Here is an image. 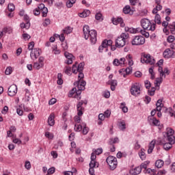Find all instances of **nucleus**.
<instances>
[{
  "instance_id": "obj_1",
  "label": "nucleus",
  "mask_w": 175,
  "mask_h": 175,
  "mask_svg": "<svg viewBox=\"0 0 175 175\" xmlns=\"http://www.w3.org/2000/svg\"><path fill=\"white\" fill-rule=\"evenodd\" d=\"M83 31L84 38L86 40L90 39L92 44H95V43H96V36H98V32H96V30H90L89 25H84L83 27Z\"/></svg>"
},
{
  "instance_id": "obj_2",
  "label": "nucleus",
  "mask_w": 175,
  "mask_h": 175,
  "mask_svg": "<svg viewBox=\"0 0 175 175\" xmlns=\"http://www.w3.org/2000/svg\"><path fill=\"white\" fill-rule=\"evenodd\" d=\"M141 27H142L143 29H146V31H150V32H154L157 28V24L154 23H151L149 19L142 18L140 21Z\"/></svg>"
},
{
  "instance_id": "obj_3",
  "label": "nucleus",
  "mask_w": 175,
  "mask_h": 175,
  "mask_svg": "<svg viewBox=\"0 0 175 175\" xmlns=\"http://www.w3.org/2000/svg\"><path fill=\"white\" fill-rule=\"evenodd\" d=\"M128 39H129V34L128 33H121V35L116 40V46L118 49L124 47L126 44V40H128Z\"/></svg>"
},
{
  "instance_id": "obj_4",
  "label": "nucleus",
  "mask_w": 175,
  "mask_h": 175,
  "mask_svg": "<svg viewBox=\"0 0 175 175\" xmlns=\"http://www.w3.org/2000/svg\"><path fill=\"white\" fill-rule=\"evenodd\" d=\"M84 69V63H80L78 66L76 64H74L72 67V73L75 75L79 73L78 80L81 81L84 79V74L83 73V70Z\"/></svg>"
},
{
  "instance_id": "obj_5",
  "label": "nucleus",
  "mask_w": 175,
  "mask_h": 175,
  "mask_svg": "<svg viewBox=\"0 0 175 175\" xmlns=\"http://www.w3.org/2000/svg\"><path fill=\"white\" fill-rule=\"evenodd\" d=\"M87 83L84 80L78 81V85H77V92H75V98L77 99L78 100H80L81 99V91H84L85 90V85Z\"/></svg>"
},
{
  "instance_id": "obj_6",
  "label": "nucleus",
  "mask_w": 175,
  "mask_h": 175,
  "mask_svg": "<svg viewBox=\"0 0 175 175\" xmlns=\"http://www.w3.org/2000/svg\"><path fill=\"white\" fill-rule=\"evenodd\" d=\"M141 62L142 64L154 65V64H155V59H154V57L148 53H144L141 57Z\"/></svg>"
},
{
  "instance_id": "obj_7",
  "label": "nucleus",
  "mask_w": 175,
  "mask_h": 175,
  "mask_svg": "<svg viewBox=\"0 0 175 175\" xmlns=\"http://www.w3.org/2000/svg\"><path fill=\"white\" fill-rule=\"evenodd\" d=\"M106 162L107 165L109 166V169L111 170H114L117 168V165H118V162L117 161V158L113 156H109L107 159Z\"/></svg>"
},
{
  "instance_id": "obj_8",
  "label": "nucleus",
  "mask_w": 175,
  "mask_h": 175,
  "mask_svg": "<svg viewBox=\"0 0 175 175\" xmlns=\"http://www.w3.org/2000/svg\"><path fill=\"white\" fill-rule=\"evenodd\" d=\"M74 129L75 132H81L83 131V135H87L90 131V129L87 127V124L84 122H82L81 124H75Z\"/></svg>"
},
{
  "instance_id": "obj_9",
  "label": "nucleus",
  "mask_w": 175,
  "mask_h": 175,
  "mask_svg": "<svg viewBox=\"0 0 175 175\" xmlns=\"http://www.w3.org/2000/svg\"><path fill=\"white\" fill-rule=\"evenodd\" d=\"M141 88L142 85H140V84L137 83H133L130 89L131 95H133V96H137V95H140V92H142Z\"/></svg>"
},
{
  "instance_id": "obj_10",
  "label": "nucleus",
  "mask_w": 175,
  "mask_h": 175,
  "mask_svg": "<svg viewBox=\"0 0 175 175\" xmlns=\"http://www.w3.org/2000/svg\"><path fill=\"white\" fill-rule=\"evenodd\" d=\"M146 43V38L142 36H135L131 40L132 46H141Z\"/></svg>"
},
{
  "instance_id": "obj_11",
  "label": "nucleus",
  "mask_w": 175,
  "mask_h": 175,
  "mask_svg": "<svg viewBox=\"0 0 175 175\" xmlns=\"http://www.w3.org/2000/svg\"><path fill=\"white\" fill-rule=\"evenodd\" d=\"M111 44H113V41L111 40H104L101 45L98 47L99 53H103L104 49H105V51L107 52L109 51L107 47H109V46H111Z\"/></svg>"
},
{
  "instance_id": "obj_12",
  "label": "nucleus",
  "mask_w": 175,
  "mask_h": 175,
  "mask_svg": "<svg viewBox=\"0 0 175 175\" xmlns=\"http://www.w3.org/2000/svg\"><path fill=\"white\" fill-rule=\"evenodd\" d=\"M148 165H150V161H144V163H142L139 167H141V170L142 169H144V173L145 174H150V173H154V170H152L150 168H147L148 167Z\"/></svg>"
},
{
  "instance_id": "obj_13",
  "label": "nucleus",
  "mask_w": 175,
  "mask_h": 175,
  "mask_svg": "<svg viewBox=\"0 0 175 175\" xmlns=\"http://www.w3.org/2000/svg\"><path fill=\"white\" fill-rule=\"evenodd\" d=\"M88 102L87 100L79 101L77 105V110L78 111V116H83L84 113V107H83V105H87Z\"/></svg>"
},
{
  "instance_id": "obj_14",
  "label": "nucleus",
  "mask_w": 175,
  "mask_h": 175,
  "mask_svg": "<svg viewBox=\"0 0 175 175\" xmlns=\"http://www.w3.org/2000/svg\"><path fill=\"white\" fill-rule=\"evenodd\" d=\"M169 142L165 143L163 140L161 141L160 144L163 146L164 150L166 151H168V150H170L173 147V144H174L175 141L173 139L168 140Z\"/></svg>"
},
{
  "instance_id": "obj_15",
  "label": "nucleus",
  "mask_w": 175,
  "mask_h": 175,
  "mask_svg": "<svg viewBox=\"0 0 175 175\" xmlns=\"http://www.w3.org/2000/svg\"><path fill=\"white\" fill-rule=\"evenodd\" d=\"M163 55L164 58H175V51L170 49H167L163 52Z\"/></svg>"
},
{
  "instance_id": "obj_16",
  "label": "nucleus",
  "mask_w": 175,
  "mask_h": 175,
  "mask_svg": "<svg viewBox=\"0 0 175 175\" xmlns=\"http://www.w3.org/2000/svg\"><path fill=\"white\" fill-rule=\"evenodd\" d=\"M64 57H66V58L65 64H66L67 65H72V64H73V59H75V56H73L72 53L66 51L64 52Z\"/></svg>"
},
{
  "instance_id": "obj_17",
  "label": "nucleus",
  "mask_w": 175,
  "mask_h": 175,
  "mask_svg": "<svg viewBox=\"0 0 175 175\" xmlns=\"http://www.w3.org/2000/svg\"><path fill=\"white\" fill-rule=\"evenodd\" d=\"M173 135H174V130L171 128H167V132L165 133V135H164L165 137H167V140L175 141V137Z\"/></svg>"
},
{
  "instance_id": "obj_18",
  "label": "nucleus",
  "mask_w": 175,
  "mask_h": 175,
  "mask_svg": "<svg viewBox=\"0 0 175 175\" xmlns=\"http://www.w3.org/2000/svg\"><path fill=\"white\" fill-rule=\"evenodd\" d=\"M148 121L150 125H152V126H159L161 124V122H159V120H157V118L153 116H148Z\"/></svg>"
},
{
  "instance_id": "obj_19",
  "label": "nucleus",
  "mask_w": 175,
  "mask_h": 175,
  "mask_svg": "<svg viewBox=\"0 0 175 175\" xmlns=\"http://www.w3.org/2000/svg\"><path fill=\"white\" fill-rule=\"evenodd\" d=\"M112 23L114 25H118V24H120V27H125V23H124V20H122V18L118 17V18H112Z\"/></svg>"
},
{
  "instance_id": "obj_20",
  "label": "nucleus",
  "mask_w": 175,
  "mask_h": 175,
  "mask_svg": "<svg viewBox=\"0 0 175 175\" xmlns=\"http://www.w3.org/2000/svg\"><path fill=\"white\" fill-rule=\"evenodd\" d=\"M17 94V85H12L8 88V95L9 96H14Z\"/></svg>"
},
{
  "instance_id": "obj_21",
  "label": "nucleus",
  "mask_w": 175,
  "mask_h": 175,
  "mask_svg": "<svg viewBox=\"0 0 175 175\" xmlns=\"http://www.w3.org/2000/svg\"><path fill=\"white\" fill-rule=\"evenodd\" d=\"M135 12V8H131V5H126L123 8V13L124 14H130V16H132Z\"/></svg>"
},
{
  "instance_id": "obj_22",
  "label": "nucleus",
  "mask_w": 175,
  "mask_h": 175,
  "mask_svg": "<svg viewBox=\"0 0 175 175\" xmlns=\"http://www.w3.org/2000/svg\"><path fill=\"white\" fill-rule=\"evenodd\" d=\"M124 31L126 32H129V33H139V31H140V27L135 29L133 27H124Z\"/></svg>"
},
{
  "instance_id": "obj_23",
  "label": "nucleus",
  "mask_w": 175,
  "mask_h": 175,
  "mask_svg": "<svg viewBox=\"0 0 175 175\" xmlns=\"http://www.w3.org/2000/svg\"><path fill=\"white\" fill-rule=\"evenodd\" d=\"M54 118H55V115L53 113H51L48 118V124L50 126H54L55 124V120Z\"/></svg>"
},
{
  "instance_id": "obj_24",
  "label": "nucleus",
  "mask_w": 175,
  "mask_h": 175,
  "mask_svg": "<svg viewBox=\"0 0 175 175\" xmlns=\"http://www.w3.org/2000/svg\"><path fill=\"white\" fill-rule=\"evenodd\" d=\"M129 173L131 175H137L139 173H142V167H140V166H138L135 167V168H132L130 170Z\"/></svg>"
},
{
  "instance_id": "obj_25",
  "label": "nucleus",
  "mask_w": 175,
  "mask_h": 175,
  "mask_svg": "<svg viewBox=\"0 0 175 175\" xmlns=\"http://www.w3.org/2000/svg\"><path fill=\"white\" fill-rule=\"evenodd\" d=\"M91 161L90 163V166H94L93 165H99V163H98L95 159H96V154L93 152L91 154L90 157Z\"/></svg>"
},
{
  "instance_id": "obj_26",
  "label": "nucleus",
  "mask_w": 175,
  "mask_h": 175,
  "mask_svg": "<svg viewBox=\"0 0 175 175\" xmlns=\"http://www.w3.org/2000/svg\"><path fill=\"white\" fill-rule=\"evenodd\" d=\"M118 124L119 129H120V131H125V129H126V124L125 122V120L118 121Z\"/></svg>"
},
{
  "instance_id": "obj_27",
  "label": "nucleus",
  "mask_w": 175,
  "mask_h": 175,
  "mask_svg": "<svg viewBox=\"0 0 175 175\" xmlns=\"http://www.w3.org/2000/svg\"><path fill=\"white\" fill-rule=\"evenodd\" d=\"M155 141L152 140L148 146V154H151L152 151H154V148H155Z\"/></svg>"
},
{
  "instance_id": "obj_28",
  "label": "nucleus",
  "mask_w": 175,
  "mask_h": 175,
  "mask_svg": "<svg viewBox=\"0 0 175 175\" xmlns=\"http://www.w3.org/2000/svg\"><path fill=\"white\" fill-rule=\"evenodd\" d=\"M139 156L142 161H144L147 157L146 154V150L144 148H142L139 152Z\"/></svg>"
},
{
  "instance_id": "obj_29",
  "label": "nucleus",
  "mask_w": 175,
  "mask_h": 175,
  "mask_svg": "<svg viewBox=\"0 0 175 175\" xmlns=\"http://www.w3.org/2000/svg\"><path fill=\"white\" fill-rule=\"evenodd\" d=\"M156 109L157 111H161L162 110V107H163V104L162 103V100L159 99L156 103Z\"/></svg>"
},
{
  "instance_id": "obj_30",
  "label": "nucleus",
  "mask_w": 175,
  "mask_h": 175,
  "mask_svg": "<svg viewBox=\"0 0 175 175\" xmlns=\"http://www.w3.org/2000/svg\"><path fill=\"white\" fill-rule=\"evenodd\" d=\"M90 169H89V173L90 175H95V170H94V167H99V165L93 164L92 166H91V164H89Z\"/></svg>"
},
{
  "instance_id": "obj_31",
  "label": "nucleus",
  "mask_w": 175,
  "mask_h": 175,
  "mask_svg": "<svg viewBox=\"0 0 175 175\" xmlns=\"http://www.w3.org/2000/svg\"><path fill=\"white\" fill-rule=\"evenodd\" d=\"M165 165V162L163 160L159 159L155 162V166L157 169H161Z\"/></svg>"
},
{
  "instance_id": "obj_32",
  "label": "nucleus",
  "mask_w": 175,
  "mask_h": 175,
  "mask_svg": "<svg viewBox=\"0 0 175 175\" xmlns=\"http://www.w3.org/2000/svg\"><path fill=\"white\" fill-rule=\"evenodd\" d=\"M64 72L66 75L70 76V75H72V68H70V66H66L64 69Z\"/></svg>"
},
{
  "instance_id": "obj_33",
  "label": "nucleus",
  "mask_w": 175,
  "mask_h": 175,
  "mask_svg": "<svg viewBox=\"0 0 175 175\" xmlns=\"http://www.w3.org/2000/svg\"><path fill=\"white\" fill-rule=\"evenodd\" d=\"M81 116H79V114L77 113V116H75L74 118V121L77 123L76 124L79 125H81V124H83V122H81Z\"/></svg>"
},
{
  "instance_id": "obj_34",
  "label": "nucleus",
  "mask_w": 175,
  "mask_h": 175,
  "mask_svg": "<svg viewBox=\"0 0 175 175\" xmlns=\"http://www.w3.org/2000/svg\"><path fill=\"white\" fill-rule=\"evenodd\" d=\"M159 10H162V5L161 4L156 5V7L152 10L153 14H157Z\"/></svg>"
},
{
  "instance_id": "obj_35",
  "label": "nucleus",
  "mask_w": 175,
  "mask_h": 175,
  "mask_svg": "<svg viewBox=\"0 0 175 175\" xmlns=\"http://www.w3.org/2000/svg\"><path fill=\"white\" fill-rule=\"evenodd\" d=\"M120 108L122 110L123 113H128V107L125 103H121Z\"/></svg>"
},
{
  "instance_id": "obj_36",
  "label": "nucleus",
  "mask_w": 175,
  "mask_h": 175,
  "mask_svg": "<svg viewBox=\"0 0 175 175\" xmlns=\"http://www.w3.org/2000/svg\"><path fill=\"white\" fill-rule=\"evenodd\" d=\"M44 66V64H40V62H35L33 64V68H34V69H37L38 70H39V69L43 68Z\"/></svg>"
},
{
  "instance_id": "obj_37",
  "label": "nucleus",
  "mask_w": 175,
  "mask_h": 175,
  "mask_svg": "<svg viewBox=\"0 0 175 175\" xmlns=\"http://www.w3.org/2000/svg\"><path fill=\"white\" fill-rule=\"evenodd\" d=\"M169 29L172 35H175V22H173L172 24L169 25Z\"/></svg>"
},
{
  "instance_id": "obj_38",
  "label": "nucleus",
  "mask_w": 175,
  "mask_h": 175,
  "mask_svg": "<svg viewBox=\"0 0 175 175\" xmlns=\"http://www.w3.org/2000/svg\"><path fill=\"white\" fill-rule=\"evenodd\" d=\"M20 27L21 28H22V29H24V28H25L26 29H29V27H31V23L27 22H25V23H21Z\"/></svg>"
},
{
  "instance_id": "obj_39",
  "label": "nucleus",
  "mask_w": 175,
  "mask_h": 175,
  "mask_svg": "<svg viewBox=\"0 0 175 175\" xmlns=\"http://www.w3.org/2000/svg\"><path fill=\"white\" fill-rule=\"evenodd\" d=\"M58 85H62L64 84V80H62V75L61 73H59L57 75V81Z\"/></svg>"
},
{
  "instance_id": "obj_40",
  "label": "nucleus",
  "mask_w": 175,
  "mask_h": 175,
  "mask_svg": "<svg viewBox=\"0 0 175 175\" xmlns=\"http://www.w3.org/2000/svg\"><path fill=\"white\" fill-rule=\"evenodd\" d=\"M163 77H160L159 78H157L156 79L155 87H158L159 88V85H161V83L163 81Z\"/></svg>"
},
{
  "instance_id": "obj_41",
  "label": "nucleus",
  "mask_w": 175,
  "mask_h": 175,
  "mask_svg": "<svg viewBox=\"0 0 175 175\" xmlns=\"http://www.w3.org/2000/svg\"><path fill=\"white\" fill-rule=\"evenodd\" d=\"M154 23L155 24H158L159 25H161L162 23V22L161 21V15L160 14H156L155 17H154Z\"/></svg>"
},
{
  "instance_id": "obj_42",
  "label": "nucleus",
  "mask_w": 175,
  "mask_h": 175,
  "mask_svg": "<svg viewBox=\"0 0 175 175\" xmlns=\"http://www.w3.org/2000/svg\"><path fill=\"white\" fill-rule=\"evenodd\" d=\"M76 91H77V89L76 88H72V90H70L68 94V97L75 98V95H76Z\"/></svg>"
},
{
  "instance_id": "obj_43",
  "label": "nucleus",
  "mask_w": 175,
  "mask_h": 175,
  "mask_svg": "<svg viewBox=\"0 0 175 175\" xmlns=\"http://www.w3.org/2000/svg\"><path fill=\"white\" fill-rule=\"evenodd\" d=\"M146 31V29H142V28H140V31L139 32H140V33H142V35L145 36V38H150V33H148Z\"/></svg>"
},
{
  "instance_id": "obj_44",
  "label": "nucleus",
  "mask_w": 175,
  "mask_h": 175,
  "mask_svg": "<svg viewBox=\"0 0 175 175\" xmlns=\"http://www.w3.org/2000/svg\"><path fill=\"white\" fill-rule=\"evenodd\" d=\"M149 73L151 75L150 79L154 80L155 79V72H154V67H151L149 68Z\"/></svg>"
},
{
  "instance_id": "obj_45",
  "label": "nucleus",
  "mask_w": 175,
  "mask_h": 175,
  "mask_svg": "<svg viewBox=\"0 0 175 175\" xmlns=\"http://www.w3.org/2000/svg\"><path fill=\"white\" fill-rule=\"evenodd\" d=\"M158 71L160 73V77H164V79L166 77V75L163 72V68L161 66H159Z\"/></svg>"
},
{
  "instance_id": "obj_46",
  "label": "nucleus",
  "mask_w": 175,
  "mask_h": 175,
  "mask_svg": "<svg viewBox=\"0 0 175 175\" xmlns=\"http://www.w3.org/2000/svg\"><path fill=\"white\" fill-rule=\"evenodd\" d=\"M74 3H76V0H68L66 1V6L67 8H72Z\"/></svg>"
},
{
  "instance_id": "obj_47",
  "label": "nucleus",
  "mask_w": 175,
  "mask_h": 175,
  "mask_svg": "<svg viewBox=\"0 0 175 175\" xmlns=\"http://www.w3.org/2000/svg\"><path fill=\"white\" fill-rule=\"evenodd\" d=\"M93 152L96 155H100V154L103 152V149H102V148H97L96 150L94 149Z\"/></svg>"
},
{
  "instance_id": "obj_48",
  "label": "nucleus",
  "mask_w": 175,
  "mask_h": 175,
  "mask_svg": "<svg viewBox=\"0 0 175 175\" xmlns=\"http://www.w3.org/2000/svg\"><path fill=\"white\" fill-rule=\"evenodd\" d=\"M126 58L128 59L129 66H132V65H133V60L132 59V56L131 55H128Z\"/></svg>"
},
{
  "instance_id": "obj_49",
  "label": "nucleus",
  "mask_w": 175,
  "mask_h": 175,
  "mask_svg": "<svg viewBox=\"0 0 175 175\" xmlns=\"http://www.w3.org/2000/svg\"><path fill=\"white\" fill-rule=\"evenodd\" d=\"M156 90L157 89L155 88V87L151 88V89L148 91V95H150V96H154V95H155Z\"/></svg>"
},
{
  "instance_id": "obj_50",
  "label": "nucleus",
  "mask_w": 175,
  "mask_h": 175,
  "mask_svg": "<svg viewBox=\"0 0 175 175\" xmlns=\"http://www.w3.org/2000/svg\"><path fill=\"white\" fill-rule=\"evenodd\" d=\"M40 12H42V17H47V13H49V10L47 8L45 7V8L42 9Z\"/></svg>"
},
{
  "instance_id": "obj_51",
  "label": "nucleus",
  "mask_w": 175,
  "mask_h": 175,
  "mask_svg": "<svg viewBox=\"0 0 175 175\" xmlns=\"http://www.w3.org/2000/svg\"><path fill=\"white\" fill-rule=\"evenodd\" d=\"M63 32L66 35H68V33H72V29L70 28V27H67L64 29H63Z\"/></svg>"
},
{
  "instance_id": "obj_52",
  "label": "nucleus",
  "mask_w": 175,
  "mask_h": 175,
  "mask_svg": "<svg viewBox=\"0 0 175 175\" xmlns=\"http://www.w3.org/2000/svg\"><path fill=\"white\" fill-rule=\"evenodd\" d=\"M126 75H124V77H126V75H131L132 73V67H129L125 69Z\"/></svg>"
},
{
  "instance_id": "obj_53",
  "label": "nucleus",
  "mask_w": 175,
  "mask_h": 175,
  "mask_svg": "<svg viewBox=\"0 0 175 175\" xmlns=\"http://www.w3.org/2000/svg\"><path fill=\"white\" fill-rule=\"evenodd\" d=\"M25 169H27V170H30L31 167H32V166L31 165V162L28 161H25Z\"/></svg>"
},
{
  "instance_id": "obj_54",
  "label": "nucleus",
  "mask_w": 175,
  "mask_h": 175,
  "mask_svg": "<svg viewBox=\"0 0 175 175\" xmlns=\"http://www.w3.org/2000/svg\"><path fill=\"white\" fill-rule=\"evenodd\" d=\"M110 116H111V111L110 110L107 109L104 112V116L105 118H109Z\"/></svg>"
},
{
  "instance_id": "obj_55",
  "label": "nucleus",
  "mask_w": 175,
  "mask_h": 175,
  "mask_svg": "<svg viewBox=\"0 0 175 175\" xmlns=\"http://www.w3.org/2000/svg\"><path fill=\"white\" fill-rule=\"evenodd\" d=\"M120 142V139H118V137H115L114 139H111V141L109 142V144H116V143H118Z\"/></svg>"
},
{
  "instance_id": "obj_56",
  "label": "nucleus",
  "mask_w": 175,
  "mask_h": 175,
  "mask_svg": "<svg viewBox=\"0 0 175 175\" xmlns=\"http://www.w3.org/2000/svg\"><path fill=\"white\" fill-rule=\"evenodd\" d=\"M95 18L96 20H98V21L101 20L102 21V20H103L102 14H100V12H98L97 14H96Z\"/></svg>"
},
{
  "instance_id": "obj_57",
  "label": "nucleus",
  "mask_w": 175,
  "mask_h": 175,
  "mask_svg": "<svg viewBox=\"0 0 175 175\" xmlns=\"http://www.w3.org/2000/svg\"><path fill=\"white\" fill-rule=\"evenodd\" d=\"M51 24V21H50V18H46L43 23V25L44 27H47L48 25H50Z\"/></svg>"
},
{
  "instance_id": "obj_58",
  "label": "nucleus",
  "mask_w": 175,
  "mask_h": 175,
  "mask_svg": "<svg viewBox=\"0 0 175 175\" xmlns=\"http://www.w3.org/2000/svg\"><path fill=\"white\" fill-rule=\"evenodd\" d=\"M107 84H109V85H117V80H113L111 79L107 82Z\"/></svg>"
},
{
  "instance_id": "obj_59",
  "label": "nucleus",
  "mask_w": 175,
  "mask_h": 175,
  "mask_svg": "<svg viewBox=\"0 0 175 175\" xmlns=\"http://www.w3.org/2000/svg\"><path fill=\"white\" fill-rule=\"evenodd\" d=\"M8 8L9 12H13L15 9L14 4L13 3L8 4Z\"/></svg>"
},
{
  "instance_id": "obj_60",
  "label": "nucleus",
  "mask_w": 175,
  "mask_h": 175,
  "mask_svg": "<svg viewBox=\"0 0 175 175\" xmlns=\"http://www.w3.org/2000/svg\"><path fill=\"white\" fill-rule=\"evenodd\" d=\"M167 40L169 43H173V41L175 40L174 36H169Z\"/></svg>"
},
{
  "instance_id": "obj_61",
  "label": "nucleus",
  "mask_w": 175,
  "mask_h": 175,
  "mask_svg": "<svg viewBox=\"0 0 175 175\" xmlns=\"http://www.w3.org/2000/svg\"><path fill=\"white\" fill-rule=\"evenodd\" d=\"M13 72L12 67H8L5 71V75H11Z\"/></svg>"
},
{
  "instance_id": "obj_62",
  "label": "nucleus",
  "mask_w": 175,
  "mask_h": 175,
  "mask_svg": "<svg viewBox=\"0 0 175 175\" xmlns=\"http://www.w3.org/2000/svg\"><path fill=\"white\" fill-rule=\"evenodd\" d=\"M23 38L24 40H29V39H31V36H29L28 33H23Z\"/></svg>"
},
{
  "instance_id": "obj_63",
  "label": "nucleus",
  "mask_w": 175,
  "mask_h": 175,
  "mask_svg": "<svg viewBox=\"0 0 175 175\" xmlns=\"http://www.w3.org/2000/svg\"><path fill=\"white\" fill-rule=\"evenodd\" d=\"M33 14H34V16H39V14H40V10H39V8H36L35 10H33Z\"/></svg>"
},
{
  "instance_id": "obj_64",
  "label": "nucleus",
  "mask_w": 175,
  "mask_h": 175,
  "mask_svg": "<svg viewBox=\"0 0 175 175\" xmlns=\"http://www.w3.org/2000/svg\"><path fill=\"white\" fill-rule=\"evenodd\" d=\"M62 47L63 50H66L68 49V43L66 42H64L62 43Z\"/></svg>"
}]
</instances>
